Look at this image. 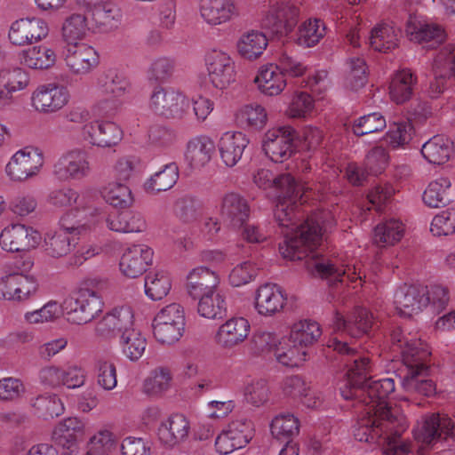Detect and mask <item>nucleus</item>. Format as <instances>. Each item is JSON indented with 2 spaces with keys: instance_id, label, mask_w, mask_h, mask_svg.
<instances>
[{
  "instance_id": "1",
  "label": "nucleus",
  "mask_w": 455,
  "mask_h": 455,
  "mask_svg": "<svg viewBox=\"0 0 455 455\" xmlns=\"http://www.w3.org/2000/svg\"><path fill=\"white\" fill-rule=\"evenodd\" d=\"M253 181L259 188H274L276 192L274 216L284 236L279 243L282 256L291 260L305 259V267L313 275L327 278L331 284L343 283L346 272L315 251L321 244L322 222L328 213L313 212L304 219L300 210L303 188L290 173L275 175L269 170L260 169L254 174Z\"/></svg>"
},
{
  "instance_id": "2",
  "label": "nucleus",
  "mask_w": 455,
  "mask_h": 455,
  "mask_svg": "<svg viewBox=\"0 0 455 455\" xmlns=\"http://www.w3.org/2000/svg\"><path fill=\"white\" fill-rule=\"evenodd\" d=\"M327 347L346 357L347 379L339 387L346 400L356 399L366 405L365 410L377 411L380 408L395 409L386 399L395 391V381L391 378L371 380V363L368 357L359 355L356 347H350L338 336L330 338Z\"/></svg>"
},
{
  "instance_id": "3",
  "label": "nucleus",
  "mask_w": 455,
  "mask_h": 455,
  "mask_svg": "<svg viewBox=\"0 0 455 455\" xmlns=\"http://www.w3.org/2000/svg\"><path fill=\"white\" fill-rule=\"evenodd\" d=\"M365 417L357 421L354 436L359 442L377 443L384 455H407L409 444L401 439L406 430V419L399 408L366 410Z\"/></svg>"
},
{
  "instance_id": "4",
  "label": "nucleus",
  "mask_w": 455,
  "mask_h": 455,
  "mask_svg": "<svg viewBox=\"0 0 455 455\" xmlns=\"http://www.w3.org/2000/svg\"><path fill=\"white\" fill-rule=\"evenodd\" d=\"M104 303L93 290L81 288L64 300L67 320L74 324H85L102 312Z\"/></svg>"
},
{
  "instance_id": "5",
  "label": "nucleus",
  "mask_w": 455,
  "mask_h": 455,
  "mask_svg": "<svg viewBox=\"0 0 455 455\" xmlns=\"http://www.w3.org/2000/svg\"><path fill=\"white\" fill-rule=\"evenodd\" d=\"M300 136L291 126L268 130L262 140V149L273 162L283 163L299 150Z\"/></svg>"
},
{
  "instance_id": "6",
  "label": "nucleus",
  "mask_w": 455,
  "mask_h": 455,
  "mask_svg": "<svg viewBox=\"0 0 455 455\" xmlns=\"http://www.w3.org/2000/svg\"><path fill=\"white\" fill-rule=\"evenodd\" d=\"M185 325L183 307L180 304L172 303L155 316L152 323L153 333L158 342L171 345L183 336Z\"/></svg>"
},
{
  "instance_id": "7",
  "label": "nucleus",
  "mask_w": 455,
  "mask_h": 455,
  "mask_svg": "<svg viewBox=\"0 0 455 455\" xmlns=\"http://www.w3.org/2000/svg\"><path fill=\"white\" fill-rule=\"evenodd\" d=\"M189 100L172 88L156 86L150 99L149 108L157 116L167 119H180L189 108Z\"/></svg>"
},
{
  "instance_id": "8",
  "label": "nucleus",
  "mask_w": 455,
  "mask_h": 455,
  "mask_svg": "<svg viewBox=\"0 0 455 455\" xmlns=\"http://www.w3.org/2000/svg\"><path fill=\"white\" fill-rule=\"evenodd\" d=\"M434 79L430 82L428 95L437 99L455 81V44L443 46L436 53L433 63Z\"/></svg>"
},
{
  "instance_id": "9",
  "label": "nucleus",
  "mask_w": 455,
  "mask_h": 455,
  "mask_svg": "<svg viewBox=\"0 0 455 455\" xmlns=\"http://www.w3.org/2000/svg\"><path fill=\"white\" fill-rule=\"evenodd\" d=\"M91 172L88 153L83 149H73L64 153L53 165V175L61 181L80 180Z\"/></svg>"
},
{
  "instance_id": "10",
  "label": "nucleus",
  "mask_w": 455,
  "mask_h": 455,
  "mask_svg": "<svg viewBox=\"0 0 455 455\" xmlns=\"http://www.w3.org/2000/svg\"><path fill=\"white\" fill-rule=\"evenodd\" d=\"M44 164L42 152L31 147L17 151L6 165V173L13 180L22 181L36 175Z\"/></svg>"
},
{
  "instance_id": "11",
  "label": "nucleus",
  "mask_w": 455,
  "mask_h": 455,
  "mask_svg": "<svg viewBox=\"0 0 455 455\" xmlns=\"http://www.w3.org/2000/svg\"><path fill=\"white\" fill-rule=\"evenodd\" d=\"M205 65L210 82L223 90L235 80V62L220 50H212L205 56Z\"/></svg>"
},
{
  "instance_id": "12",
  "label": "nucleus",
  "mask_w": 455,
  "mask_h": 455,
  "mask_svg": "<svg viewBox=\"0 0 455 455\" xmlns=\"http://www.w3.org/2000/svg\"><path fill=\"white\" fill-rule=\"evenodd\" d=\"M451 419L445 414L427 413L413 430L414 438L424 445L430 446L441 439H446L451 432Z\"/></svg>"
},
{
  "instance_id": "13",
  "label": "nucleus",
  "mask_w": 455,
  "mask_h": 455,
  "mask_svg": "<svg viewBox=\"0 0 455 455\" xmlns=\"http://www.w3.org/2000/svg\"><path fill=\"white\" fill-rule=\"evenodd\" d=\"M41 240V235L31 227L12 224L0 234V245L7 251H24L35 248Z\"/></svg>"
},
{
  "instance_id": "14",
  "label": "nucleus",
  "mask_w": 455,
  "mask_h": 455,
  "mask_svg": "<svg viewBox=\"0 0 455 455\" xmlns=\"http://www.w3.org/2000/svg\"><path fill=\"white\" fill-rule=\"evenodd\" d=\"M48 32V25L44 20L25 18L12 24L8 36L12 44L22 46L45 38Z\"/></svg>"
},
{
  "instance_id": "15",
  "label": "nucleus",
  "mask_w": 455,
  "mask_h": 455,
  "mask_svg": "<svg viewBox=\"0 0 455 455\" xmlns=\"http://www.w3.org/2000/svg\"><path fill=\"white\" fill-rule=\"evenodd\" d=\"M133 313L130 307H115L108 313L96 325L99 336L110 338L128 332L134 329Z\"/></svg>"
},
{
  "instance_id": "16",
  "label": "nucleus",
  "mask_w": 455,
  "mask_h": 455,
  "mask_svg": "<svg viewBox=\"0 0 455 455\" xmlns=\"http://www.w3.org/2000/svg\"><path fill=\"white\" fill-rule=\"evenodd\" d=\"M299 9L290 3H281L264 20V25L278 37L292 32L299 21Z\"/></svg>"
},
{
  "instance_id": "17",
  "label": "nucleus",
  "mask_w": 455,
  "mask_h": 455,
  "mask_svg": "<svg viewBox=\"0 0 455 455\" xmlns=\"http://www.w3.org/2000/svg\"><path fill=\"white\" fill-rule=\"evenodd\" d=\"M372 325V314L367 308L362 307H355L347 318L336 311L333 318L334 330L346 332L352 338H359L368 334Z\"/></svg>"
},
{
  "instance_id": "18",
  "label": "nucleus",
  "mask_w": 455,
  "mask_h": 455,
  "mask_svg": "<svg viewBox=\"0 0 455 455\" xmlns=\"http://www.w3.org/2000/svg\"><path fill=\"white\" fill-rule=\"evenodd\" d=\"M82 135L93 146L110 148L121 141L123 132L114 122L95 121L83 126Z\"/></svg>"
},
{
  "instance_id": "19",
  "label": "nucleus",
  "mask_w": 455,
  "mask_h": 455,
  "mask_svg": "<svg viewBox=\"0 0 455 455\" xmlns=\"http://www.w3.org/2000/svg\"><path fill=\"white\" fill-rule=\"evenodd\" d=\"M427 295V286L404 284L395 291L396 308L405 316L418 314L429 304Z\"/></svg>"
},
{
  "instance_id": "20",
  "label": "nucleus",
  "mask_w": 455,
  "mask_h": 455,
  "mask_svg": "<svg viewBox=\"0 0 455 455\" xmlns=\"http://www.w3.org/2000/svg\"><path fill=\"white\" fill-rule=\"evenodd\" d=\"M84 425L77 418H68L60 422L52 432L55 445L66 450L63 455H74L77 443L83 439Z\"/></svg>"
},
{
  "instance_id": "21",
  "label": "nucleus",
  "mask_w": 455,
  "mask_h": 455,
  "mask_svg": "<svg viewBox=\"0 0 455 455\" xmlns=\"http://www.w3.org/2000/svg\"><path fill=\"white\" fill-rule=\"evenodd\" d=\"M31 100L33 107L37 111L54 113L68 103V93L65 87L49 84L37 87Z\"/></svg>"
},
{
  "instance_id": "22",
  "label": "nucleus",
  "mask_w": 455,
  "mask_h": 455,
  "mask_svg": "<svg viewBox=\"0 0 455 455\" xmlns=\"http://www.w3.org/2000/svg\"><path fill=\"white\" fill-rule=\"evenodd\" d=\"M64 55L67 66L76 75L88 74L99 64L97 52L84 44L68 45Z\"/></svg>"
},
{
  "instance_id": "23",
  "label": "nucleus",
  "mask_w": 455,
  "mask_h": 455,
  "mask_svg": "<svg viewBox=\"0 0 455 455\" xmlns=\"http://www.w3.org/2000/svg\"><path fill=\"white\" fill-rule=\"evenodd\" d=\"M36 283L32 276L11 273L0 280V299H26L36 291Z\"/></svg>"
},
{
  "instance_id": "24",
  "label": "nucleus",
  "mask_w": 455,
  "mask_h": 455,
  "mask_svg": "<svg viewBox=\"0 0 455 455\" xmlns=\"http://www.w3.org/2000/svg\"><path fill=\"white\" fill-rule=\"evenodd\" d=\"M153 254V251L146 245H133L124 251L119 264L120 270L127 277L136 278L152 263Z\"/></svg>"
},
{
  "instance_id": "25",
  "label": "nucleus",
  "mask_w": 455,
  "mask_h": 455,
  "mask_svg": "<svg viewBox=\"0 0 455 455\" xmlns=\"http://www.w3.org/2000/svg\"><path fill=\"white\" fill-rule=\"evenodd\" d=\"M218 275L205 267L194 268L187 277V291L195 300L205 295H212L219 290Z\"/></svg>"
},
{
  "instance_id": "26",
  "label": "nucleus",
  "mask_w": 455,
  "mask_h": 455,
  "mask_svg": "<svg viewBox=\"0 0 455 455\" xmlns=\"http://www.w3.org/2000/svg\"><path fill=\"white\" fill-rule=\"evenodd\" d=\"M220 216L228 225L234 228H241L250 216V206L247 200L234 192L226 194L221 200Z\"/></svg>"
},
{
  "instance_id": "27",
  "label": "nucleus",
  "mask_w": 455,
  "mask_h": 455,
  "mask_svg": "<svg viewBox=\"0 0 455 455\" xmlns=\"http://www.w3.org/2000/svg\"><path fill=\"white\" fill-rule=\"evenodd\" d=\"M399 351L403 363L405 366V372L410 370H428V358L431 355L427 345L420 339H411L403 344H399Z\"/></svg>"
},
{
  "instance_id": "28",
  "label": "nucleus",
  "mask_w": 455,
  "mask_h": 455,
  "mask_svg": "<svg viewBox=\"0 0 455 455\" xmlns=\"http://www.w3.org/2000/svg\"><path fill=\"white\" fill-rule=\"evenodd\" d=\"M285 301L286 298L280 286L265 283L257 290L255 308L262 315H273L283 308Z\"/></svg>"
},
{
  "instance_id": "29",
  "label": "nucleus",
  "mask_w": 455,
  "mask_h": 455,
  "mask_svg": "<svg viewBox=\"0 0 455 455\" xmlns=\"http://www.w3.org/2000/svg\"><path fill=\"white\" fill-rule=\"evenodd\" d=\"M248 144L249 140L241 132L224 133L218 144L224 164L228 167L235 166L242 159Z\"/></svg>"
},
{
  "instance_id": "30",
  "label": "nucleus",
  "mask_w": 455,
  "mask_h": 455,
  "mask_svg": "<svg viewBox=\"0 0 455 455\" xmlns=\"http://www.w3.org/2000/svg\"><path fill=\"white\" fill-rule=\"evenodd\" d=\"M203 19L211 25H220L238 15L235 0H200Z\"/></svg>"
},
{
  "instance_id": "31",
  "label": "nucleus",
  "mask_w": 455,
  "mask_h": 455,
  "mask_svg": "<svg viewBox=\"0 0 455 455\" xmlns=\"http://www.w3.org/2000/svg\"><path fill=\"white\" fill-rule=\"evenodd\" d=\"M250 323L243 317H233L223 323L216 333V342L224 348L242 343L249 335Z\"/></svg>"
},
{
  "instance_id": "32",
  "label": "nucleus",
  "mask_w": 455,
  "mask_h": 455,
  "mask_svg": "<svg viewBox=\"0 0 455 455\" xmlns=\"http://www.w3.org/2000/svg\"><path fill=\"white\" fill-rule=\"evenodd\" d=\"M28 84V74L21 68L0 70V108L11 104L12 92L24 89Z\"/></svg>"
},
{
  "instance_id": "33",
  "label": "nucleus",
  "mask_w": 455,
  "mask_h": 455,
  "mask_svg": "<svg viewBox=\"0 0 455 455\" xmlns=\"http://www.w3.org/2000/svg\"><path fill=\"white\" fill-rule=\"evenodd\" d=\"M189 423L182 414H173L158 427V437L166 445L173 446L188 435Z\"/></svg>"
},
{
  "instance_id": "34",
  "label": "nucleus",
  "mask_w": 455,
  "mask_h": 455,
  "mask_svg": "<svg viewBox=\"0 0 455 455\" xmlns=\"http://www.w3.org/2000/svg\"><path fill=\"white\" fill-rule=\"evenodd\" d=\"M214 148L208 137L194 138L188 143L185 159L192 169L202 168L210 162Z\"/></svg>"
},
{
  "instance_id": "35",
  "label": "nucleus",
  "mask_w": 455,
  "mask_h": 455,
  "mask_svg": "<svg viewBox=\"0 0 455 455\" xmlns=\"http://www.w3.org/2000/svg\"><path fill=\"white\" fill-rule=\"evenodd\" d=\"M106 225L110 230L120 233L141 232L146 228L141 214L132 211L110 213L106 218Z\"/></svg>"
},
{
  "instance_id": "36",
  "label": "nucleus",
  "mask_w": 455,
  "mask_h": 455,
  "mask_svg": "<svg viewBox=\"0 0 455 455\" xmlns=\"http://www.w3.org/2000/svg\"><path fill=\"white\" fill-rule=\"evenodd\" d=\"M451 187L448 178H439L430 182L422 196L424 204L430 208L446 206L452 201Z\"/></svg>"
},
{
  "instance_id": "37",
  "label": "nucleus",
  "mask_w": 455,
  "mask_h": 455,
  "mask_svg": "<svg viewBox=\"0 0 455 455\" xmlns=\"http://www.w3.org/2000/svg\"><path fill=\"white\" fill-rule=\"evenodd\" d=\"M179 179V167L176 163L164 165V169L152 175L144 184L147 193L156 195L171 189Z\"/></svg>"
},
{
  "instance_id": "38",
  "label": "nucleus",
  "mask_w": 455,
  "mask_h": 455,
  "mask_svg": "<svg viewBox=\"0 0 455 455\" xmlns=\"http://www.w3.org/2000/svg\"><path fill=\"white\" fill-rule=\"evenodd\" d=\"M103 96L124 97L130 91L129 80L116 69L103 72L98 80Z\"/></svg>"
},
{
  "instance_id": "39",
  "label": "nucleus",
  "mask_w": 455,
  "mask_h": 455,
  "mask_svg": "<svg viewBox=\"0 0 455 455\" xmlns=\"http://www.w3.org/2000/svg\"><path fill=\"white\" fill-rule=\"evenodd\" d=\"M20 60L25 66L34 69H47L56 62L54 51L45 45L33 46L20 53Z\"/></svg>"
},
{
  "instance_id": "40",
  "label": "nucleus",
  "mask_w": 455,
  "mask_h": 455,
  "mask_svg": "<svg viewBox=\"0 0 455 455\" xmlns=\"http://www.w3.org/2000/svg\"><path fill=\"white\" fill-rule=\"evenodd\" d=\"M416 81V76L409 69L397 72L393 76L389 85V94L392 100L397 104L407 101L412 95Z\"/></svg>"
},
{
  "instance_id": "41",
  "label": "nucleus",
  "mask_w": 455,
  "mask_h": 455,
  "mask_svg": "<svg viewBox=\"0 0 455 455\" xmlns=\"http://www.w3.org/2000/svg\"><path fill=\"white\" fill-rule=\"evenodd\" d=\"M254 82L262 93L269 96L279 94L286 85L285 78L275 65L261 69Z\"/></svg>"
},
{
  "instance_id": "42",
  "label": "nucleus",
  "mask_w": 455,
  "mask_h": 455,
  "mask_svg": "<svg viewBox=\"0 0 455 455\" xmlns=\"http://www.w3.org/2000/svg\"><path fill=\"white\" fill-rule=\"evenodd\" d=\"M405 31L411 41L419 44L433 41V44L429 45L431 47H434L435 44L442 42L443 39V32L438 26L421 24L411 17H410L406 23Z\"/></svg>"
},
{
  "instance_id": "43",
  "label": "nucleus",
  "mask_w": 455,
  "mask_h": 455,
  "mask_svg": "<svg viewBox=\"0 0 455 455\" xmlns=\"http://www.w3.org/2000/svg\"><path fill=\"white\" fill-rule=\"evenodd\" d=\"M267 46V36L258 30H251L244 33L237 42L239 54L249 60L258 59Z\"/></svg>"
},
{
  "instance_id": "44",
  "label": "nucleus",
  "mask_w": 455,
  "mask_h": 455,
  "mask_svg": "<svg viewBox=\"0 0 455 455\" xmlns=\"http://www.w3.org/2000/svg\"><path fill=\"white\" fill-rule=\"evenodd\" d=\"M428 370H410L402 377V384L408 392L417 393L425 396H431L435 393V384L427 379Z\"/></svg>"
},
{
  "instance_id": "45",
  "label": "nucleus",
  "mask_w": 455,
  "mask_h": 455,
  "mask_svg": "<svg viewBox=\"0 0 455 455\" xmlns=\"http://www.w3.org/2000/svg\"><path fill=\"white\" fill-rule=\"evenodd\" d=\"M74 240L64 230L48 232L44 235L43 248L45 253L55 259L68 255L72 248Z\"/></svg>"
},
{
  "instance_id": "46",
  "label": "nucleus",
  "mask_w": 455,
  "mask_h": 455,
  "mask_svg": "<svg viewBox=\"0 0 455 455\" xmlns=\"http://www.w3.org/2000/svg\"><path fill=\"white\" fill-rule=\"evenodd\" d=\"M451 145L449 140L436 135L425 142L421 148L424 158L433 164H443L450 157Z\"/></svg>"
},
{
  "instance_id": "47",
  "label": "nucleus",
  "mask_w": 455,
  "mask_h": 455,
  "mask_svg": "<svg viewBox=\"0 0 455 455\" xmlns=\"http://www.w3.org/2000/svg\"><path fill=\"white\" fill-rule=\"evenodd\" d=\"M321 334V328L316 322L302 320L292 325L290 341L300 347H308L315 344Z\"/></svg>"
},
{
  "instance_id": "48",
  "label": "nucleus",
  "mask_w": 455,
  "mask_h": 455,
  "mask_svg": "<svg viewBox=\"0 0 455 455\" xmlns=\"http://www.w3.org/2000/svg\"><path fill=\"white\" fill-rule=\"evenodd\" d=\"M325 30V25L321 20H308L299 27L293 40L300 46L313 47L324 36Z\"/></svg>"
},
{
  "instance_id": "49",
  "label": "nucleus",
  "mask_w": 455,
  "mask_h": 455,
  "mask_svg": "<svg viewBox=\"0 0 455 455\" xmlns=\"http://www.w3.org/2000/svg\"><path fill=\"white\" fill-rule=\"evenodd\" d=\"M397 36V33L393 27L383 24L371 30L369 44L374 51L387 52L398 45Z\"/></svg>"
},
{
  "instance_id": "50",
  "label": "nucleus",
  "mask_w": 455,
  "mask_h": 455,
  "mask_svg": "<svg viewBox=\"0 0 455 455\" xmlns=\"http://www.w3.org/2000/svg\"><path fill=\"white\" fill-rule=\"evenodd\" d=\"M87 19L84 14L73 13L68 16L62 24L61 36L68 45L79 44L87 31Z\"/></svg>"
},
{
  "instance_id": "51",
  "label": "nucleus",
  "mask_w": 455,
  "mask_h": 455,
  "mask_svg": "<svg viewBox=\"0 0 455 455\" xmlns=\"http://www.w3.org/2000/svg\"><path fill=\"white\" fill-rule=\"evenodd\" d=\"M272 435L280 442L292 440L299 434V419L292 414H280L271 422Z\"/></svg>"
},
{
  "instance_id": "52",
  "label": "nucleus",
  "mask_w": 455,
  "mask_h": 455,
  "mask_svg": "<svg viewBox=\"0 0 455 455\" xmlns=\"http://www.w3.org/2000/svg\"><path fill=\"white\" fill-rule=\"evenodd\" d=\"M197 311L200 315L209 319L222 318L226 315L227 307L223 294L220 291L212 295H205L197 299Z\"/></svg>"
},
{
  "instance_id": "53",
  "label": "nucleus",
  "mask_w": 455,
  "mask_h": 455,
  "mask_svg": "<svg viewBox=\"0 0 455 455\" xmlns=\"http://www.w3.org/2000/svg\"><path fill=\"white\" fill-rule=\"evenodd\" d=\"M403 235V223L397 220L390 219L379 224L374 228L373 241L376 244L381 246L393 245L401 240Z\"/></svg>"
},
{
  "instance_id": "54",
  "label": "nucleus",
  "mask_w": 455,
  "mask_h": 455,
  "mask_svg": "<svg viewBox=\"0 0 455 455\" xmlns=\"http://www.w3.org/2000/svg\"><path fill=\"white\" fill-rule=\"evenodd\" d=\"M88 12L91 13L95 25L106 31L117 27L121 16L119 9L108 0Z\"/></svg>"
},
{
  "instance_id": "55",
  "label": "nucleus",
  "mask_w": 455,
  "mask_h": 455,
  "mask_svg": "<svg viewBox=\"0 0 455 455\" xmlns=\"http://www.w3.org/2000/svg\"><path fill=\"white\" fill-rule=\"evenodd\" d=\"M104 200L116 208H127L132 204L131 189L122 182H111L101 191Z\"/></svg>"
},
{
  "instance_id": "56",
  "label": "nucleus",
  "mask_w": 455,
  "mask_h": 455,
  "mask_svg": "<svg viewBox=\"0 0 455 455\" xmlns=\"http://www.w3.org/2000/svg\"><path fill=\"white\" fill-rule=\"evenodd\" d=\"M120 345L125 356L131 361H136L142 356L147 341L140 331L134 328L121 335Z\"/></svg>"
},
{
  "instance_id": "57",
  "label": "nucleus",
  "mask_w": 455,
  "mask_h": 455,
  "mask_svg": "<svg viewBox=\"0 0 455 455\" xmlns=\"http://www.w3.org/2000/svg\"><path fill=\"white\" fill-rule=\"evenodd\" d=\"M171 280L164 271L149 273L145 277V292L153 300L165 297L171 290Z\"/></svg>"
},
{
  "instance_id": "58",
  "label": "nucleus",
  "mask_w": 455,
  "mask_h": 455,
  "mask_svg": "<svg viewBox=\"0 0 455 455\" xmlns=\"http://www.w3.org/2000/svg\"><path fill=\"white\" fill-rule=\"evenodd\" d=\"M32 405L38 417L44 419L59 417L64 412L63 403L56 395H39Z\"/></svg>"
},
{
  "instance_id": "59",
  "label": "nucleus",
  "mask_w": 455,
  "mask_h": 455,
  "mask_svg": "<svg viewBox=\"0 0 455 455\" xmlns=\"http://www.w3.org/2000/svg\"><path fill=\"white\" fill-rule=\"evenodd\" d=\"M202 204L193 196H183L174 204V213L183 222H192L201 214Z\"/></svg>"
},
{
  "instance_id": "60",
  "label": "nucleus",
  "mask_w": 455,
  "mask_h": 455,
  "mask_svg": "<svg viewBox=\"0 0 455 455\" xmlns=\"http://www.w3.org/2000/svg\"><path fill=\"white\" fill-rule=\"evenodd\" d=\"M386 120L379 113H371L358 118L354 126L353 132L356 136L378 132L386 127Z\"/></svg>"
},
{
  "instance_id": "61",
  "label": "nucleus",
  "mask_w": 455,
  "mask_h": 455,
  "mask_svg": "<svg viewBox=\"0 0 455 455\" xmlns=\"http://www.w3.org/2000/svg\"><path fill=\"white\" fill-rule=\"evenodd\" d=\"M237 118L242 124L250 128L259 130L267 123V113L259 105H247L243 107L237 114Z\"/></svg>"
},
{
  "instance_id": "62",
  "label": "nucleus",
  "mask_w": 455,
  "mask_h": 455,
  "mask_svg": "<svg viewBox=\"0 0 455 455\" xmlns=\"http://www.w3.org/2000/svg\"><path fill=\"white\" fill-rule=\"evenodd\" d=\"M349 71L346 77L347 86L357 91L367 83L366 63L363 59L352 58L348 62Z\"/></svg>"
},
{
  "instance_id": "63",
  "label": "nucleus",
  "mask_w": 455,
  "mask_h": 455,
  "mask_svg": "<svg viewBox=\"0 0 455 455\" xmlns=\"http://www.w3.org/2000/svg\"><path fill=\"white\" fill-rule=\"evenodd\" d=\"M430 231L434 235H449L455 233V208H449L434 217Z\"/></svg>"
},
{
  "instance_id": "64",
  "label": "nucleus",
  "mask_w": 455,
  "mask_h": 455,
  "mask_svg": "<svg viewBox=\"0 0 455 455\" xmlns=\"http://www.w3.org/2000/svg\"><path fill=\"white\" fill-rule=\"evenodd\" d=\"M64 313V304L50 301L40 309L27 313L26 319L31 323L52 322Z\"/></svg>"
}]
</instances>
